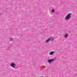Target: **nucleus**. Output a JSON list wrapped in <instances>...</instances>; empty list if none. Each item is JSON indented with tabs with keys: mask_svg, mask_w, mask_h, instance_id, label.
Listing matches in <instances>:
<instances>
[{
	"mask_svg": "<svg viewBox=\"0 0 77 77\" xmlns=\"http://www.w3.org/2000/svg\"><path fill=\"white\" fill-rule=\"evenodd\" d=\"M54 40V38H52V39H50V40H51V41H53Z\"/></svg>",
	"mask_w": 77,
	"mask_h": 77,
	"instance_id": "6e6552de",
	"label": "nucleus"
},
{
	"mask_svg": "<svg viewBox=\"0 0 77 77\" xmlns=\"http://www.w3.org/2000/svg\"><path fill=\"white\" fill-rule=\"evenodd\" d=\"M10 41H13V38H10Z\"/></svg>",
	"mask_w": 77,
	"mask_h": 77,
	"instance_id": "0eeeda50",
	"label": "nucleus"
},
{
	"mask_svg": "<svg viewBox=\"0 0 77 77\" xmlns=\"http://www.w3.org/2000/svg\"><path fill=\"white\" fill-rule=\"evenodd\" d=\"M67 36H68V34H66V35L64 36V37L65 38H67Z\"/></svg>",
	"mask_w": 77,
	"mask_h": 77,
	"instance_id": "39448f33",
	"label": "nucleus"
},
{
	"mask_svg": "<svg viewBox=\"0 0 77 77\" xmlns=\"http://www.w3.org/2000/svg\"><path fill=\"white\" fill-rule=\"evenodd\" d=\"M54 10H52V12H54Z\"/></svg>",
	"mask_w": 77,
	"mask_h": 77,
	"instance_id": "1a4fd4ad",
	"label": "nucleus"
},
{
	"mask_svg": "<svg viewBox=\"0 0 77 77\" xmlns=\"http://www.w3.org/2000/svg\"><path fill=\"white\" fill-rule=\"evenodd\" d=\"M71 14H67L65 17V20L66 21H67L68 20H69L71 18Z\"/></svg>",
	"mask_w": 77,
	"mask_h": 77,
	"instance_id": "f257e3e1",
	"label": "nucleus"
},
{
	"mask_svg": "<svg viewBox=\"0 0 77 77\" xmlns=\"http://www.w3.org/2000/svg\"><path fill=\"white\" fill-rule=\"evenodd\" d=\"M15 65V64L14 63H11V66L12 67H13V68H14V66Z\"/></svg>",
	"mask_w": 77,
	"mask_h": 77,
	"instance_id": "7ed1b4c3",
	"label": "nucleus"
},
{
	"mask_svg": "<svg viewBox=\"0 0 77 77\" xmlns=\"http://www.w3.org/2000/svg\"><path fill=\"white\" fill-rule=\"evenodd\" d=\"M53 52H51L50 53V54L51 55H52V54H53Z\"/></svg>",
	"mask_w": 77,
	"mask_h": 77,
	"instance_id": "423d86ee",
	"label": "nucleus"
},
{
	"mask_svg": "<svg viewBox=\"0 0 77 77\" xmlns=\"http://www.w3.org/2000/svg\"><path fill=\"white\" fill-rule=\"evenodd\" d=\"M54 60L53 59H49L48 60V62L49 63H51V62H54Z\"/></svg>",
	"mask_w": 77,
	"mask_h": 77,
	"instance_id": "f03ea898",
	"label": "nucleus"
},
{
	"mask_svg": "<svg viewBox=\"0 0 77 77\" xmlns=\"http://www.w3.org/2000/svg\"><path fill=\"white\" fill-rule=\"evenodd\" d=\"M50 39H48L47 40H46L45 42L46 43H47L48 42H49V41H50Z\"/></svg>",
	"mask_w": 77,
	"mask_h": 77,
	"instance_id": "20e7f679",
	"label": "nucleus"
}]
</instances>
